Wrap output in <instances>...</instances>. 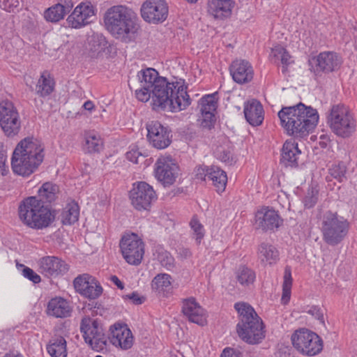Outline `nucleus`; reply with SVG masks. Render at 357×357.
Returning a JSON list of instances; mask_svg holds the SVG:
<instances>
[{"mask_svg":"<svg viewBox=\"0 0 357 357\" xmlns=\"http://www.w3.org/2000/svg\"><path fill=\"white\" fill-rule=\"evenodd\" d=\"M278 115L282 126L289 135L295 137L307 136L314 129L319 121L317 110L301 102L283 107Z\"/></svg>","mask_w":357,"mask_h":357,"instance_id":"1","label":"nucleus"},{"mask_svg":"<svg viewBox=\"0 0 357 357\" xmlns=\"http://www.w3.org/2000/svg\"><path fill=\"white\" fill-rule=\"evenodd\" d=\"M187 87L178 82H169L165 77H160L151 89L154 109H167L171 112L181 111L190 105Z\"/></svg>","mask_w":357,"mask_h":357,"instance_id":"2","label":"nucleus"},{"mask_svg":"<svg viewBox=\"0 0 357 357\" xmlns=\"http://www.w3.org/2000/svg\"><path fill=\"white\" fill-rule=\"evenodd\" d=\"M44 148L31 138H24L16 146L11 158V167L15 174L29 176L42 163Z\"/></svg>","mask_w":357,"mask_h":357,"instance_id":"3","label":"nucleus"},{"mask_svg":"<svg viewBox=\"0 0 357 357\" xmlns=\"http://www.w3.org/2000/svg\"><path fill=\"white\" fill-rule=\"evenodd\" d=\"M107 30L116 38L130 43L137 31L134 13L123 6H114L107 10L105 15Z\"/></svg>","mask_w":357,"mask_h":357,"instance_id":"4","label":"nucleus"},{"mask_svg":"<svg viewBox=\"0 0 357 357\" xmlns=\"http://www.w3.org/2000/svg\"><path fill=\"white\" fill-rule=\"evenodd\" d=\"M234 308L239 314L236 326L238 336L250 344H259L265 337L264 325L254 308L246 303H237Z\"/></svg>","mask_w":357,"mask_h":357,"instance_id":"5","label":"nucleus"},{"mask_svg":"<svg viewBox=\"0 0 357 357\" xmlns=\"http://www.w3.org/2000/svg\"><path fill=\"white\" fill-rule=\"evenodd\" d=\"M19 216L22 222L31 229L48 227L55 219V211L43 204L36 197L25 199L19 206Z\"/></svg>","mask_w":357,"mask_h":357,"instance_id":"6","label":"nucleus"},{"mask_svg":"<svg viewBox=\"0 0 357 357\" xmlns=\"http://www.w3.org/2000/svg\"><path fill=\"white\" fill-rule=\"evenodd\" d=\"M328 123L336 135L343 138L349 137L356 131V121L344 105H335L331 107Z\"/></svg>","mask_w":357,"mask_h":357,"instance_id":"7","label":"nucleus"},{"mask_svg":"<svg viewBox=\"0 0 357 357\" xmlns=\"http://www.w3.org/2000/svg\"><path fill=\"white\" fill-rule=\"evenodd\" d=\"M349 222L337 213L326 212L323 215L321 231L324 241L331 245H336L346 236Z\"/></svg>","mask_w":357,"mask_h":357,"instance_id":"8","label":"nucleus"},{"mask_svg":"<svg viewBox=\"0 0 357 357\" xmlns=\"http://www.w3.org/2000/svg\"><path fill=\"white\" fill-rule=\"evenodd\" d=\"M294 347L300 353L312 356L320 353L323 349V341L315 333L307 329L296 331L291 335Z\"/></svg>","mask_w":357,"mask_h":357,"instance_id":"9","label":"nucleus"},{"mask_svg":"<svg viewBox=\"0 0 357 357\" xmlns=\"http://www.w3.org/2000/svg\"><path fill=\"white\" fill-rule=\"evenodd\" d=\"M119 246L127 263L134 266L141 264L144 255V243L137 234H124L121 237Z\"/></svg>","mask_w":357,"mask_h":357,"instance_id":"10","label":"nucleus"},{"mask_svg":"<svg viewBox=\"0 0 357 357\" xmlns=\"http://www.w3.org/2000/svg\"><path fill=\"white\" fill-rule=\"evenodd\" d=\"M0 126L8 137L17 135L21 128L17 109L8 100L0 102Z\"/></svg>","mask_w":357,"mask_h":357,"instance_id":"11","label":"nucleus"},{"mask_svg":"<svg viewBox=\"0 0 357 357\" xmlns=\"http://www.w3.org/2000/svg\"><path fill=\"white\" fill-rule=\"evenodd\" d=\"M130 199L132 206L137 211H149L157 196L152 186L146 182L134 184L130 191Z\"/></svg>","mask_w":357,"mask_h":357,"instance_id":"12","label":"nucleus"},{"mask_svg":"<svg viewBox=\"0 0 357 357\" xmlns=\"http://www.w3.org/2000/svg\"><path fill=\"white\" fill-rule=\"evenodd\" d=\"M311 70L316 75L337 70L342 63V57L334 52H323L309 61Z\"/></svg>","mask_w":357,"mask_h":357,"instance_id":"13","label":"nucleus"},{"mask_svg":"<svg viewBox=\"0 0 357 357\" xmlns=\"http://www.w3.org/2000/svg\"><path fill=\"white\" fill-rule=\"evenodd\" d=\"M140 11L144 21L158 24L167 19L169 9L165 0H146L142 3Z\"/></svg>","mask_w":357,"mask_h":357,"instance_id":"14","label":"nucleus"},{"mask_svg":"<svg viewBox=\"0 0 357 357\" xmlns=\"http://www.w3.org/2000/svg\"><path fill=\"white\" fill-rule=\"evenodd\" d=\"M178 166L171 156H162L155 163V177L164 186L174 184L178 176Z\"/></svg>","mask_w":357,"mask_h":357,"instance_id":"15","label":"nucleus"},{"mask_svg":"<svg viewBox=\"0 0 357 357\" xmlns=\"http://www.w3.org/2000/svg\"><path fill=\"white\" fill-rule=\"evenodd\" d=\"M95 17V8L90 1L79 3L68 15L66 23L72 29H81L91 23Z\"/></svg>","mask_w":357,"mask_h":357,"instance_id":"16","label":"nucleus"},{"mask_svg":"<svg viewBox=\"0 0 357 357\" xmlns=\"http://www.w3.org/2000/svg\"><path fill=\"white\" fill-rule=\"evenodd\" d=\"M147 138L156 149H162L171 144L170 131L158 121H152L146 126Z\"/></svg>","mask_w":357,"mask_h":357,"instance_id":"17","label":"nucleus"},{"mask_svg":"<svg viewBox=\"0 0 357 357\" xmlns=\"http://www.w3.org/2000/svg\"><path fill=\"white\" fill-rule=\"evenodd\" d=\"M39 271L47 278L63 275L68 270V264L56 257H44L38 262Z\"/></svg>","mask_w":357,"mask_h":357,"instance_id":"18","label":"nucleus"},{"mask_svg":"<svg viewBox=\"0 0 357 357\" xmlns=\"http://www.w3.org/2000/svg\"><path fill=\"white\" fill-rule=\"evenodd\" d=\"M280 221V217L275 210L264 207L255 214V226L262 231L273 230L279 227Z\"/></svg>","mask_w":357,"mask_h":357,"instance_id":"19","label":"nucleus"},{"mask_svg":"<svg viewBox=\"0 0 357 357\" xmlns=\"http://www.w3.org/2000/svg\"><path fill=\"white\" fill-rule=\"evenodd\" d=\"M110 342L122 349L131 348L133 344V336L131 331L126 324H115L111 328Z\"/></svg>","mask_w":357,"mask_h":357,"instance_id":"20","label":"nucleus"},{"mask_svg":"<svg viewBox=\"0 0 357 357\" xmlns=\"http://www.w3.org/2000/svg\"><path fill=\"white\" fill-rule=\"evenodd\" d=\"M235 5L234 0H208L207 11L215 19L222 20L231 15Z\"/></svg>","mask_w":357,"mask_h":357,"instance_id":"21","label":"nucleus"},{"mask_svg":"<svg viewBox=\"0 0 357 357\" xmlns=\"http://www.w3.org/2000/svg\"><path fill=\"white\" fill-rule=\"evenodd\" d=\"M230 73L233 79L238 84L250 82L253 78V69L245 60H236L230 66Z\"/></svg>","mask_w":357,"mask_h":357,"instance_id":"22","label":"nucleus"},{"mask_svg":"<svg viewBox=\"0 0 357 357\" xmlns=\"http://www.w3.org/2000/svg\"><path fill=\"white\" fill-rule=\"evenodd\" d=\"M182 312L191 322L204 325L205 322L204 310L194 298H189L183 301Z\"/></svg>","mask_w":357,"mask_h":357,"instance_id":"23","label":"nucleus"},{"mask_svg":"<svg viewBox=\"0 0 357 357\" xmlns=\"http://www.w3.org/2000/svg\"><path fill=\"white\" fill-rule=\"evenodd\" d=\"M74 6L72 0H61L59 3L46 9L45 19L51 22H58L69 13Z\"/></svg>","mask_w":357,"mask_h":357,"instance_id":"24","label":"nucleus"},{"mask_svg":"<svg viewBox=\"0 0 357 357\" xmlns=\"http://www.w3.org/2000/svg\"><path fill=\"white\" fill-rule=\"evenodd\" d=\"M244 115L246 121L252 126L261 125L264 120V109L257 100L248 102L244 106Z\"/></svg>","mask_w":357,"mask_h":357,"instance_id":"25","label":"nucleus"},{"mask_svg":"<svg viewBox=\"0 0 357 357\" xmlns=\"http://www.w3.org/2000/svg\"><path fill=\"white\" fill-rule=\"evenodd\" d=\"M301 153L298 144L287 141L282 149L280 163L285 167H296Z\"/></svg>","mask_w":357,"mask_h":357,"instance_id":"26","label":"nucleus"},{"mask_svg":"<svg viewBox=\"0 0 357 357\" xmlns=\"http://www.w3.org/2000/svg\"><path fill=\"white\" fill-rule=\"evenodd\" d=\"M47 314L57 318H64L70 316L71 308L68 302L61 298H52L47 305Z\"/></svg>","mask_w":357,"mask_h":357,"instance_id":"27","label":"nucleus"},{"mask_svg":"<svg viewBox=\"0 0 357 357\" xmlns=\"http://www.w3.org/2000/svg\"><path fill=\"white\" fill-rule=\"evenodd\" d=\"M80 331L83 333L85 342L92 339L93 336H100L104 330L97 320L92 321L90 317L82 318L80 324Z\"/></svg>","mask_w":357,"mask_h":357,"instance_id":"28","label":"nucleus"},{"mask_svg":"<svg viewBox=\"0 0 357 357\" xmlns=\"http://www.w3.org/2000/svg\"><path fill=\"white\" fill-rule=\"evenodd\" d=\"M46 349L52 357H67L66 341L62 336H54L49 341Z\"/></svg>","mask_w":357,"mask_h":357,"instance_id":"29","label":"nucleus"},{"mask_svg":"<svg viewBox=\"0 0 357 357\" xmlns=\"http://www.w3.org/2000/svg\"><path fill=\"white\" fill-rule=\"evenodd\" d=\"M207 178L212 181L213 184L216 188L218 192L225 190L227 182L226 173L218 167L213 166L206 169Z\"/></svg>","mask_w":357,"mask_h":357,"instance_id":"30","label":"nucleus"},{"mask_svg":"<svg viewBox=\"0 0 357 357\" xmlns=\"http://www.w3.org/2000/svg\"><path fill=\"white\" fill-rule=\"evenodd\" d=\"M258 252L259 259L265 264H275L279 258L278 250L268 243H262L258 248Z\"/></svg>","mask_w":357,"mask_h":357,"instance_id":"31","label":"nucleus"},{"mask_svg":"<svg viewBox=\"0 0 357 357\" xmlns=\"http://www.w3.org/2000/svg\"><path fill=\"white\" fill-rule=\"evenodd\" d=\"M59 192V187L52 183L46 182L38 190V200H40L43 204L51 203L56 199Z\"/></svg>","mask_w":357,"mask_h":357,"instance_id":"32","label":"nucleus"},{"mask_svg":"<svg viewBox=\"0 0 357 357\" xmlns=\"http://www.w3.org/2000/svg\"><path fill=\"white\" fill-rule=\"evenodd\" d=\"M54 89V79L47 73H42L36 86V93L40 97H45L50 95Z\"/></svg>","mask_w":357,"mask_h":357,"instance_id":"33","label":"nucleus"},{"mask_svg":"<svg viewBox=\"0 0 357 357\" xmlns=\"http://www.w3.org/2000/svg\"><path fill=\"white\" fill-rule=\"evenodd\" d=\"M84 149L88 153L100 152L102 148L103 142L100 136L93 131H88L84 133Z\"/></svg>","mask_w":357,"mask_h":357,"instance_id":"34","label":"nucleus"},{"mask_svg":"<svg viewBox=\"0 0 357 357\" xmlns=\"http://www.w3.org/2000/svg\"><path fill=\"white\" fill-rule=\"evenodd\" d=\"M79 208L77 203H68L61 213V222L63 225H72L78 220Z\"/></svg>","mask_w":357,"mask_h":357,"instance_id":"35","label":"nucleus"},{"mask_svg":"<svg viewBox=\"0 0 357 357\" xmlns=\"http://www.w3.org/2000/svg\"><path fill=\"white\" fill-rule=\"evenodd\" d=\"M141 86L153 88L155 84L161 77H158V73L153 68H146L142 70L137 75Z\"/></svg>","mask_w":357,"mask_h":357,"instance_id":"36","label":"nucleus"},{"mask_svg":"<svg viewBox=\"0 0 357 357\" xmlns=\"http://www.w3.org/2000/svg\"><path fill=\"white\" fill-rule=\"evenodd\" d=\"M90 51L93 53L103 52L107 46L106 38L102 33H94L88 38Z\"/></svg>","mask_w":357,"mask_h":357,"instance_id":"37","label":"nucleus"},{"mask_svg":"<svg viewBox=\"0 0 357 357\" xmlns=\"http://www.w3.org/2000/svg\"><path fill=\"white\" fill-rule=\"evenodd\" d=\"M272 54L273 57L281 61L282 64V73L286 74L288 71V66L293 63L289 52L283 47L278 45L272 49Z\"/></svg>","mask_w":357,"mask_h":357,"instance_id":"38","label":"nucleus"},{"mask_svg":"<svg viewBox=\"0 0 357 357\" xmlns=\"http://www.w3.org/2000/svg\"><path fill=\"white\" fill-rule=\"evenodd\" d=\"M347 168L344 162H340L337 164L333 165L328 169V176H326L328 181H331L332 178H335L338 182L342 183L347 179Z\"/></svg>","mask_w":357,"mask_h":357,"instance_id":"39","label":"nucleus"},{"mask_svg":"<svg viewBox=\"0 0 357 357\" xmlns=\"http://www.w3.org/2000/svg\"><path fill=\"white\" fill-rule=\"evenodd\" d=\"M291 286L292 278L291 268L289 266H286L284 269L282 295L281 298V301L283 304H287L290 300Z\"/></svg>","mask_w":357,"mask_h":357,"instance_id":"40","label":"nucleus"},{"mask_svg":"<svg viewBox=\"0 0 357 357\" xmlns=\"http://www.w3.org/2000/svg\"><path fill=\"white\" fill-rule=\"evenodd\" d=\"M216 93L206 95L199 101L201 114L206 112L215 113L216 112L218 102Z\"/></svg>","mask_w":357,"mask_h":357,"instance_id":"41","label":"nucleus"},{"mask_svg":"<svg viewBox=\"0 0 357 357\" xmlns=\"http://www.w3.org/2000/svg\"><path fill=\"white\" fill-rule=\"evenodd\" d=\"M255 273L246 266H241L236 272V278L243 286H249L255 280Z\"/></svg>","mask_w":357,"mask_h":357,"instance_id":"42","label":"nucleus"},{"mask_svg":"<svg viewBox=\"0 0 357 357\" xmlns=\"http://www.w3.org/2000/svg\"><path fill=\"white\" fill-rule=\"evenodd\" d=\"M102 293V288L100 284L93 278L91 284H89L82 293V296L89 298L96 299Z\"/></svg>","mask_w":357,"mask_h":357,"instance_id":"43","label":"nucleus"},{"mask_svg":"<svg viewBox=\"0 0 357 357\" xmlns=\"http://www.w3.org/2000/svg\"><path fill=\"white\" fill-rule=\"evenodd\" d=\"M86 342L91 347L92 349L100 352L106 349L107 340L104 332L100 333V336H93L92 339L89 340Z\"/></svg>","mask_w":357,"mask_h":357,"instance_id":"44","label":"nucleus"},{"mask_svg":"<svg viewBox=\"0 0 357 357\" xmlns=\"http://www.w3.org/2000/svg\"><path fill=\"white\" fill-rule=\"evenodd\" d=\"M94 278L89 275V274H83L77 276L73 281L74 287L77 292L82 294L84 289L89 284H91V281Z\"/></svg>","mask_w":357,"mask_h":357,"instance_id":"45","label":"nucleus"},{"mask_svg":"<svg viewBox=\"0 0 357 357\" xmlns=\"http://www.w3.org/2000/svg\"><path fill=\"white\" fill-rule=\"evenodd\" d=\"M190 226L193 231V235L198 244L204 236V229L203 225L199 222L196 216H193L190 222Z\"/></svg>","mask_w":357,"mask_h":357,"instance_id":"46","label":"nucleus"},{"mask_svg":"<svg viewBox=\"0 0 357 357\" xmlns=\"http://www.w3.org/2000/svg\"><path fill=\"white\" fill-rule=\"evenodd\" d=\"M170 276L167 274H158L152 280V288L156 290L167 287L170 285Z\"/></svg>","mask_w":357,"mask_h":357,"instance_id":"47","label":"nucleus"},{"mask_svg":"<svg viewBox=\"0 0 357 357\" xmlns=\"http://www.w3.org/2000/svg\"><path fill=\"white\" fill-rule=\"evenodd\" d=\"M318 190L314 188H311L307 190V192L304 198V205L306 208H312L318 200Z\"/></svg>","mask_w":357,"mask_h":357,"instance_id":"48","label":"nucleus"},{"mask_svg":"<svg viewBox=\"0 0 357 357\" xmlns=\"http://www.w3.org/2000/svg\"><path fill=\"white\" fill-rule=\"evenodd\" d=\"M306 312L317 319L321 324L324 325L325 310L322 306L312 305Z\"/></svg>","mask_w":357,"mask_h":357,"instance_id":"49","label":"nucleus"},{"mask_svg":"<svg viewBox=\"0 0 357 357\" xmlns=\"http://www.w3.org/2000/svg\"><path fill=\"white\" fill-rule=\"evenodd\" d=\"M215 155L218 159L229 165H231L235 162L233 154L229 149L217 150Z\"/></svg>","mask_w":357,"mask_h":357,"instance_id":"50","label":"nucleus"},{"mask_svg":"<svg viewBox=\"0 0 357 357\" xmlns=\"http://www.w3.org/2000/svg\"><path fill=\"white\" fill-rule=\"evenodd\" d=\"M158 259L161 265L167 269L174 267V258L167 252H162L158 254Z\"/></svg>","mask_w":357,"mask_h":357,"instance_id":"51","label":"nucleus"},{"mask_svg":"<svg viewBox=\"0 0 357 357\" xmlns=\"http://www.w3.org/2000/svg\"><path fill=\"white\" fill-rule=\"evenodd\" d=\"M202 120L201 123V126L203 128L211 130L215 123V113L206 112L205 114H202Z\"/></svg>","mask_w":357,"mask_h":357,"instance_id":"52","label":"nucleus"},{"mask_svg":"<svg viewBox=\"0 0 357 357\" xmlns=\"http://www.w3.org/2000/svg\"><path fill=\"white\" fill-rule=\"evenodd\" d=\"M152 88L141 86L140 89L135 91L137 98L142 102H147L152 97Z\"/></svg>","mask_w":357,"mask_h":357,"instance_id":"53","label":"nucleus"},{"mask_svg":"<svg viewBox=\"0 0 357 357\" xmlns=\"http://www.w3.org/2000/svg\"><path fill=\"white\" fill-rule=\"evenodd\" d=\"M22 275L24 278L29 279L30 281L35 284H38L40 282V276L35 273L31 268L24 266L22 270Z\"/></svg>","mask_w":357,"mask_h":357,"instance_id":"54","label":"nucleus"},{"mask_svg":"<svg viewBox=\"0 0 357 357\" xmlns=\"http://www.w3.org/2000/svg\"><path fill=\"white\" fill-rule=\"evenodd\" d=\"M20 6L18 0H0V6L8 12H14Z\"/></svg>","mask_w":357,"mask_h":357,"instance_id":"55","label":"nucleus"},{"mask_svg":"<svg viewBox=\"0 0 357 357\" xmlns=\"http://www.w3.org/2000/svg\"><path fill=\"white\" fill-rule=\"evenodd\" d=\"M124 299L131 300L133 304L140 305L144 303L145 301V298L144 296H141L137 292L134 291L130 294L126 295L123 296Z\"/></svg>","mask_w":357,"mask_h":357,"instance_id":"56","label":"nucleus"},{"mask_svg":"<svg viewBox=\"0 0 357 357\" xmlns=\"http://www.w3.org/2000/svg\"><path fill=\"white\" fill-rule=\"evenodd\" d=\"M220 357H241V353L231 348H226L223 350Z\"/></svg>","mask_w":357,"mask_h":357,"instance_id":"57","label":"nucleus"},{"mask_svg":"<svg viewBox=\"0 0 357 357\" xmlns=\"http://www.w3.org/2000/svg\"><path fill=\"white\" fill-rule=\"evenodd\" d=\"M142 155V154L137 150H131L126 153V158L135 163L138 162L139 156Z\"/></svg>","mask_w":357,"mask_h":357,"instance_id":"58","label":"nucleus"},{"mask_svg":"<svg viewBox=\"0 0 357 357\" xmlns=\"http://www.w3.org/2000/svg\"><path fill=\"white\" fill-rule=\"evenodd\" d=\"M179 257L183 259H186L191 257L192 252L188 248H182L178 250Z\"/></svg>","mask_w":357,"mask_h":357,"instance_id":"59","label":"nucleus"},{"mask_svg":"<svg viewBox=\"0 0 357 357\" xmlns=\"http://www.w3.org/2000/svg\"><path fill=\"white\" fill-rule=\"evenodd\" d=\"M110 280L117 286V287L120 289H123L124 288L123 283L119 279V278L116 275H112L110 277Z\"/></svg>","mask_w":357,"mask_h":357,"instance_id":"60","label":"nucleus"},{"mask_svg":"<svg viewBox=\"0 0 357 357\" xmlns=\"http://www.w3.org/2000/svg\"><path fill=\"white\" fill-rule=\"evenodd\" d=\"M197 178L200 179H206V177H207V172L206 169L202 167H199L197 170V174H196Z\"/></svg>","mask_w":357,"mask_h":357,"instance_id":"61","label":"nucleus"},{"mask_svg":"<svg viewBox=\"0 0 357 357\" xmlns=\"http://www.w3.org/2000/svg\"><path fill=\"white\" fill-rule=\"evenodd\" d=\"M83 107L86 110L91 111L94 107V105L91 100H87L84 102Z\"/></svg>","mask_w":357,"mask_h":357,"instance_id":"62","label":"nucleus"},{"mask_svg":"<svg viewBox=\"0 0 357 357\" xmlns=\"http://www.w3.org/2000/svg\"><path fill=\"white\" fill-rule=\"evenodd\" d=\"M4 357H23L20 354H15L13 352L6 354Z\"/></svg>","mask_w":357,"mask_h":357,"instance_id":"63","label":"nucleus"},{"mask_svg":"<svg viewBox=\"0 0 357 357\" xmlns=\"http://www.w3.org/2000/svg\"><path fill=\"white\" fill-rule=\"evenodd\" d=\"M96 357H102V356H96Z\"/></svg>","mask_w":357,"mask_h":357,"instance_id":"64","label":"nucleus"}]
</instances>
